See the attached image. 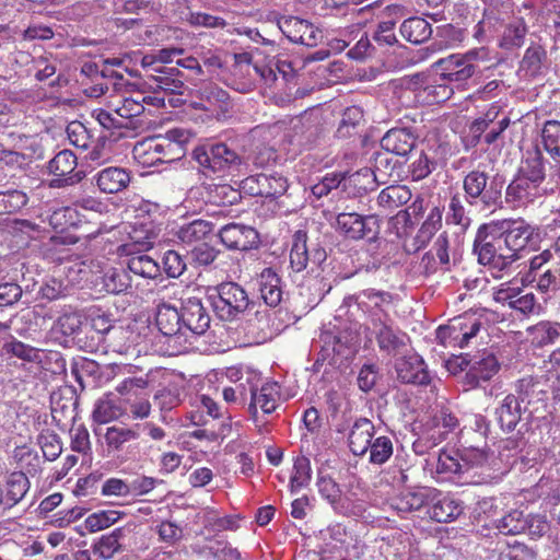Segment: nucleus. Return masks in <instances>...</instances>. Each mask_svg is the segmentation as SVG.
Here are the masks:
<instances>
[{"mask_svg": "<svg viewBox=\"0 0 560 560\" xmlns=\"http://www.w3.org/2000/svg\"><path fill=\"white\" fill-rule=\"evenodd\" d=\"M481 325V319L476 313L466 312L452 318L445 327H440L438 335L441 338H448L452 346L464 348L477 336Z\"/></svg>", "mask_w": 560, "mask_h": 560, "instance_id": "nucleus-7", "label": "nucleus"}, {"mask_svg": "<svg viewBox=\"0 0 560 560\" xmlns=\"http://www.w3.org/2000/svg\"><path fill=\"white\" fill-rule=\"evenodd\" d=\"M316 487L320 497L327 501L335 512L343 515L348 514V509L342 498V490L331 476L318 471Z\"/></svg>", "mask_w": 560, "mask_h": 560, "instance_id": "nucleus-26", "label": "nucleus"}, {"mask_svg": "<svg viewBox=\"0 0 560 560\" xmlns=\"http://www.w3.org/2000/svg\"><path fill=\"white\" fill-rule=\"evenodd\" d=\"M307 235L303 231H296L293 235V243L290 252V265L295 272H301L306 269L310 255L306 245ZM326 258V253L323 249H315L313 253L312 264L319 265Z\"/></svg>", "mask_w": 560, "mask_h": 560, "instance_id": "nucleus-17", "label": "nucleus"}, {"mask_svg": "<svg viewBox=\"0 0 560 560\" xmlns=\"http://www.w3.org/2000/svg\"><path fill=\"white\" fill-rule=\"evenodd\" d=\"M441 225L442 210L439 207H433L413 238V250L418 252L425 247Z\"/></svg>", "mask_w": 560, "mask_h": 560, "instance_id": "nucleus-32", "label": "nucleus"}, {"mask_svg": "<svg viewBox=\"0 0 560 560\" xmlns=\"http://www.w3.org/2000/svg\"><path fill=\"white\" fill-rule=\"evenodd\" d=\"M499 226L500 240L508 254H513V262L522 258V253L530 245H536L539 238V229L523 219L503 220Z\"/></svg>", "mask_w": 560, "mask_h": 560, "instance_id": "nucleus-3", "label": "nucleus"}, {"mask_svg": "<svg viewBox=\"0 0 560 560\" xmlns=\"http://www.w3.org/2000/svg\"><path fill=\"white\" fill-rule=\"evenodd\" d=\"M260 298L270 306H278L283 299L282 281L272 268H265L258 277Z\"/></svg>", "mask_w": 560, "mask_h": 560, "instance_id": "nucleus-24", "label": "nucleus"}, {"mask_svg": "<svg viewBox=\"0 0 560 560\" xmlns=\"http://www.w3.org/2000/svg\"><path fill=\"white\" fill-rule=\"evenodd\" d=\"M312 479L311 460L306 456L296 457L293 465V472L290 477V489L294 492L306 487Z\"/></svg>", "mask_w": 560, "mask_h": 560, "instance_id": "nucleus-52", "label": "nucleus"}, {"mask_svg": "<svg viewBox=\"0 0 560 560\" xmlns=\"http://www.w3.org/2000/svg\"><path fill=\"white\" fill-rule=\"evenodd\" d=\"M368 452H370V463L382 465L393 455V442L388 436H377L372 441Z\"/></svg>", "mask_w": 560, "mask_h": 560, "instance_id": "nucleus-57", "label": "nucleus"}, {"mask_svg": "<svg viewBox=\"0 0 560 560\" xmlns=\"http://www.w3.org/2000/svg\"><path fill=\"white\" fill-rule=\"evenodd\" d=\"M155 323L159 330L168 338V345L178 352L188 349V338L183 332L182 310L163 303L158 306Z\"/></svg>", "mask_w": 560, "mask_h": 560, "instance_id": "nucleus-9", "label": "nucleus"}, {"mask_svg": "<svg viewBox=\"0 0 560 560\" xmlns=\"http://www.w3.org/2000/svg\"><path fill=\"white\" fill-rule=\"evenodd\" d=\"M103 283L107 292L119 294L131 288V277L122 268H112L105 272Z\"/></svg>", "mask_w": 560, "mask_h": 560, "instance_id": "nucleus-46", "label": "nucleus"}, {"mask_svg": "<svg viewBox=\"0 0 560 560\" xmlns=\"http://www.w3.org/2000/svg\"><path fill=\"white\" fill-rule=\"evenodd\" d=\"M494 300L503 306L518 311L524 315L532 314L536 311V299L533 293L522 294L516 288H501L494 293Z\"/></svg>", "mask_w": 560, "mask_h": 560, "instance_id": "nucleus-23", "label": "nucleus"}, {"mask_svg": "<svg viewBox=\"0 0 560 560\" xmlns=\"http://www.w3.org/2000/svg\"><path fill=\"white\" fill-rule=\"evenodd\" d=\"M120 517V513L117 511H100L89 515L85 520V527L92 532H98L105 529L117 522Z\"/></svg>", "mask_w": 560, "mask_h": 560, "instance_id": "nucleus-60", "label": "nucleus"}, {"mask_svg": "<svg viewBox=\"0 0 560 560\" xmlns=\"http://www.w3.org/2000/svg\"><path fill=\"white\" fill-rule=\"evenodd\" d=\"M503 182L487 172L472 170L463 179L466 201L470 206L488 210L501 202Z\"/></svg>", "mask_w": 560, "mask_h": 560, "instance_id": "nucleus-1", "label": "nucleus"}, {"mask_svg": "<svg viewBox=\"0 0 560 560\" xmlns=\"http://www.w3.org/2000/svg\"><path fill=\"white\" fill-rule=\"evenodd\" d=\"M429 500L432 502L428 511L429 516L439 523L452 522L463 513V508L455 499L435 489L429 490Z\"/></svg>", "mask_w": 560, "mask_h": 560, "instance_id": "nucleus-20", "label": "nucleus"}, {"mask_svg": "<svg viewBox=\"0 0 560 560\" xmlns=\"http://www.w3.org/2000/svg\"><path fill=\"white\" fill-rule=\"evenodd\" d=\"M213 229L212 223L205 220H195L180 226L177 235L186 244H192L203 240Z\"/></svg>", "mask_w": 560, "mask_h": 560, "instance_id": "nucleus-49", "label": "nucleus"}, {"mask_svg": "<svg viewBox=\"0 0 560 560\" xmlns=\"http://www.w3.org/2000/svg\"><path fill=\"white\" fill-rule=\"evenodd\" d=\"M66 131L71 144L85 150L90 148L91 136L82 122L71 121Z\"/></svg>", "mask_w": 560, "mask_h": 560, "instance_id": "nucleus-63", "label": "nucleus"}, {"mask_svg": "<svg viewBox=\"0 0 560 560\" xmlns=\"http://www.w3.org/2000/svg\"><path fill=\"white\" fill-rule=\"evenodd\" d=\"M278 27L292 43L307 47L317 46L322 39V31L307 20L296 16H282L278 20Z\"/></svg>", "mask_w": 560, "mask_h": 560, "instance_id": "nucleus-11", "label": "nucleus"}, {"mask_svg": "<svg viewBox=\"0 0 560 560\" xmlns=\"http://www.w3.org/2000/svg\"><path fill=\"white\" fill-rule=\"evenodd\" d=\"M359 298L360 305L364 307L372 319V313L378 312L383 317L384 315H388L384 305H389L392 303V294L384 291H375L373 289L364 290L360 293Z\"/></svg>", "mask_w": 560, "mask_h": 560, "instance_id": "nucleus-41", "label": "nucleus"}, {"mask_svg": "<svg viewBox=\"0 0 560 560\" xmlns=\"http://www.w3.org/2000/svg\"><path fill=\"white\" fill-rule=\"evenodd\" d=\"M222 244L233 250H249L259 244L258 232L240 223H229L222 226L218 233Z\"/></svg>", "mask_w": 560, "mask_h": 560, "instance_id": "nucleus-14", "label": "nucleus"}, {"mask_svg": "<svg viewBox=\"0 0 560 560\" xmlns=\"http://www.w3.org/2000/svg\"><path fill=\"white\" fill-rule=\"evenodd\" d=\"M537 289L542 293H550L560 290V261L553 262L545 268L538 277L534 276Z\"/></svg>", "mask_w": 560, "mask_h": 560, "instance_id": "nucleus-50", "label": "nucleus"}, {"mask_svg": "<svg viewBox=\"0 0 560 560\" xmlns=\"http://www.w3.org/2000/svg\"><path fill=\"white\" fill-rule=\"evenodd\" d=\"M497 420L504 432L515 430L521 420V401L513 394L506 395L495 410Z\"/></svg>", "mask_w": 560, "mask_h": 560, "instance_id": "nucleus-28", "label": "nucleus"}, {"mask_svg": "<svg viewBox=\"0 0 560 560\" xmlns=\"http://www.w3.org/2000/svg\"><path fill=\"white\" fill-rule=\"evenodd\" d=\"M411 192L406 186L390 185L384 188L377 197L378 206L392 210L410 200Z\"/></svg>", "mask_w": 560, "mask_h": 560, "instance_id": "nucleus-39", "label": "nucleus"}, {"mask_svg": "<svg viewBox=\"0 0 560 560\" xmlns=\"http://www.w3.org/2000/svg\"><path fill=\"white\" fill-rule=\"evenodd\" d=\"M127 266L130 272L142 278L156 279L161 275L159 264L148 255L129 258Z\"/></svg>", "mask_w": 560, "mask_h": 560, "instance_id": "nucleus-48", "label": "nucleus"}, {"mask_svg": "<svg viewBox=\"0 0 560 560\" xmlns=\"http://www.w3.org/2000/svg\"><path fill=\"white\" fill-rule=\"evenodd\" d=\"M428 500L429 490L427 492L407 491L395 498L390 505L398 513L405 514L420 510L427 504Z\"/></svg>", "mask_w": 560, "mask_h": 560, "instance_id": "nucleus-42", "label": "nucleus"}, {"mask_svg": "<svg viewBox=\"0 0 560 560\" xmlns=\"http://www.w3.org/2000/svg\"><path fill=\"white\" fill-rule=\"evenodd\" d=\"M163 149L162 143L153 139H147L135 145L133 155L142 164H154L163 161Z\"/></svg>", "mask_w": 560, "mask_h": 560, "instance_id": "nucleus-47", "label": "nucleus"}, {"mask_svg": "<svg viewBox=\"0 0 560 560\" xmlns=\"http://www.w3.org/2000/svg\"><path fill=\"white\" fill-rule=\"evenodd\" d=\"M540 186L518 174L506 188V201L525 203L540 195Z\"/></svg>", "mask_w": 560, "mask_h": 560, "instance_id": "nucleus-30", "label": "nucleus"}, {"mask_svg": "<svg viewBox=\"0 0 560 560\" xmlns=\"http://www.w3.org/2000/svg\"><path fill=\"white\" fill-rule=\"evenodd\" d=\"M497 527L504 535L525 534L528 528L526 515L521 511H512L499 521Z\"/></svg>", "mask_w": 560, "mask_h": 560, "instance_id": "nucleus-54", "label": "nucleus"}, {"mask_svg": "<svg viewBox=\"0 0 560 560\" xmlns=\"http://www.w3.org/2000/svg\"><path fill=\"white\" fill-rule=\"evenodd\" d=\"M130 174L126 168L110 166L100 171L96 176V185L105 194H117L128 187Z\"/></svg>", "mask_w": 560, "mask_h": 560, "instance_id": "nucleus-25", "label": "nucleus"}, {"mask_svg": "<svg viewBox=\"0 0 560 560\" xmlns=\"http://www.w3.org/2000/svg\"><path fill=\"white\" fill-rule=\"evenodd\" d=\"M218 295L212 300L217 315L223 320H232L245 312L249 305L246 291L235 282H224L217 288Z\"/></svg>", "mask_w": 560, "mask_h": 560, "instance_id": "nucleus-4", "label": "nucleus"}, {"mask_svg": "<svg viewBox=\"0 0 560 560\" xmlns=\"http://www.w3.org/2000/svg\"><path fill=\"white\" fill-rule=\"evenodd\" d=\"M474 250L478 256V262L487 266L495 278H500L501 272L513 264V254H508L500 237L481 242L476 240Z\"/></svg>", "mask_w": 560, "mask_h": 560, "instance_id": "nucleus-10", "label": "nucleus"}, {"mask_svg": "<svg viewBox=\"0 0 560 560\" xmlns=\"http://www.w3.org/2000/svg\"><path fill=\"white\" fill-rule=\"evenodd\" d=\"M242 188L250 196L276 198L288 188L287 179L278 174H257L242 182Z\"/></svg>", "mask_w": 560, "mask_h": 560, "instance_id": "nucleus-15", "label": "nucleus"}, {"mask_svg": "<svg viewBox=\"0 0 560 560\" xmlns=\"http://www.w3.org/2000/svg\"><path fill=\"white\" fill-rule=\"evenodd\" d=\"M200 100L208 104L203 105L206 110L215 112L218 116L228 113L231 107L228 92L211 83L200 89Z\"/></svg>", "mask_w": 560, "mask_h": 560, "instance_id": "nucleus-31", "label": "nucleus"}, {"mask_svg": "<svg viewBox=\"0 0 560 560\" xmlns=\"http://www.w3.org/2000/svg\"><path fill=\"white\" fill-rule=\"evenodd\" d=\"M138 433L126 427L113 425L107 428L105 433V442L109 448L119 450L121 446L132 440L138 439Z\"/></svg>", "mask_w": 560, "mask_h": 560, "instance_id": "nucleus-56", "label": "nucleus"}, {"mask_svg": "<svg viewBox=\"0 0 560 560\" xmlns=\"http://www.w3.org/2000/svg\"><path fill=\"white\" fill-rule=\"evenodd\" d=\"M335 229L346 238L373 241L380 233L376 215H361L357 212H341L336 217Z\"/></svg>", "mask_w": 560, "mask_h": 560, "instance_id": "nucleus-5", "label": "nucleus"}, {"mask_svg": "<svg viewBox=\"0 0 560 560\" xmlns=\"http://www.w3.org/2000/svg\"><path fill=\"white\" fill-rule=\"evenodd\" d=\"M92 116L98 121V124L107 130H121L129 129L127 127V121L120 119L117 116L114 107L108 104L106 108H97L94 109Z\"/></svg>", "mask_w": 560, "mask_h": 560, "instance_id": "nucleus-58", "label": "nucleus"}, {"mask_svg": "<svg viewBox=\"0 0 560 560\" xmlns=\"http://www.w3.org/2000/svg\"><path fill=\"white\" fill-rule=\"evenodd\" d=\"M547 60V52L539 44H532L525 51L522 59V69L530 75H536L540 72L544 63Z\"/></svg>", "mask_w": 560, "mask_h": 560, "instance_id": "nucleus-51", "label": "nucleus"}, {"mask_svg": "<svg viewBox=\"0 0 560 560\" xmlns=\"http://www.w3.org/2000/svg\"><path fill=\"white\" fill-rule=\"evenodd\" d=\"M363 121V110L359 106L347 107L342 114L341 121L337 128L336 136L339 139H347L359 132Z\"/></svg>", "mask_w": 560, "mask_h": 560, "instance_id": "nucleus-36", "label": "nucleus"}, {"mask_svg": "<svg viewBox=\"0 0 560 560\" xmlns=\"http://www.w3.org/2000/svg\"><path fill=\"white\" fill-rule=\"evenodd\" d=\"M541 143L551 158H560V121L547 120L541 129Z\"/></svg>", "mask_w": 560, "mask_h": 560, "instance_id": "nucleus-45", "label": "nucleus"}, {"mask_svg": "<svg viewBox=\"0 0 560 560\" xmlns=\"http://www.w3.org/2000/svg\"><path fill=\"white\" fill-rule=\"evenodd\" d=\"M475 56V51L466 55H451L440 59L434 66L440 71L442 81H447L453 88L459 89L476 72V66L472 62Z\"/></svg>", "mask_w": 560, "mask_h": 560, "instance_id": "nucleus-6", "label": "nucleus"}, {"mask_svg": "<svg viewBox=\"0 0 560 560\" xmlns=\"http://www.w3.org/2000/svg\"><path fill=\"white\" fill-rule=\"evenodd\" d=\"M372 329L381 351L389 355H396L407 347L409 337L393 326L388 315H384L383 318L378 312H373Z\"/></svg>", "mask_w": 560, "mask_h": 560, "instance_id": "nucleus-8", "label": "nucleus"}, {"mask_svg": "<svg viewBox=\"0 0 560 560\" xmlns=\"http://www.w3.org/2000/svg\"><path fill=\"white\" fill-rule=\"evenodd\" d=\"M499 368L497 358L492 353L483 352L470 362V366L464 377V383L469 387H477L481 382H488L495 375Z\"/></svg>", "mask_w": 560, "mask_h": 560, "instance_id": "nucleus-19", "label": "nucleus"}, {"mask_svg": "<svg viewBox=\"0 0 560 560\" xmlns=\"http://www.w3.org/2000/svg\"><path fill=\"white\" fill-rule=\"evenodd\" d=\"M27 196L21 190L0 192V214L13 213L27 203Z\"/></svg>", "mask_w": 560, "mask_h": 560, "instance_id": "nucleus-61", "label": "nucleus"}, {"mask_svg": "<svg viewBox=\"0 0 560 560\" xmlns=\"http://www.w3.org/2000/svg\"><path fill=\"white\" fill-rule=\"evenodd\" d=\"M132 536L133 532L130 527L116 528L110 534L102 536L93 547V555L104 560L110 559L122 550Z\"/></svg>", "mask_w": 560, "mask_h": 560, "instance_id": "nucleus-21", "label": "nucleus"}, {"mask_svg": "<svg viewBox=\"0 0 560 560\" xmlns=\"http://www.w3.org/2000/svg\"><path fill=\"white\" fill-rule=\"evenodd\" d=\"M400 33L405 39L413 44L425 42L432 35L431 25L422 18H409L400 25Z\"/></svg>", "mask_w": 560, "mask_h": 560, "instance_id": "nucleus-34", "label": "nucleus"}, {"mask_svg": "<svg viewBox=\"0 0 560 560\" xmlns=\"http://www.w3.org/2000/svg\"><path fill=\"white\" fill-rule=\"evenodd\" d=\"M397 377L404 383L425 385L430 382L424 361L418 354H410L397 360Z\"/></svg>", "mask_w": 560, "mask_h": 560, "instance_id": "nucleus-16", "label": "nucleus"}, {"mask_svg": "<svg viewBox=\"0 0 560 560\" xmlns=\"http://www.w3.org/2000/svg\"><path fill=\"white\" fill-rule=\"evenodd\" d=\"M192 154L201 167L219 175L241 172L246 165L244 159L223 142L196 148Z\"/></svg>", "mask_w": 560, "mask_h": 560, "instance_id": "nucleus-2", "label": "nucleus"}, {"mask_svg": "<svg viewBox=\"0 0 560 560\" xmlns=\"http://www.w3.org/2000/svg\"><path fill=\"white\" fill-rule=\"evenodd\" d=\"M418 136L410 128H392L381 139V147L393 154L407 156L416 147Z\"/></svg>", "mask_w": 560, "mask_h": 560, "instance_id": "nucleus-18", "label": "nucleus"}, {"mask_svg": "<svg viewBox=\"0 0 560 560\" xmlns=\"http://www.w3.org/2000/svg\"><path fill=\"white\" fill-rule=\"evenodd\" d=\"M183 332L188 338V347L196 337L203 335L210 327V315L201 301L191 298L182 304Z\"/></svg>", "mask_w": 560, "mask_h": 560, "instance_id": "nucleus-12", "label": "nucleus"}, {"mask_svg": "<svg viewBox=\"0 0 560 560\" xmlns=\"http://www.w3.org/2000/svg\"><path fill=\"white\" fill-rule=\"evenodd\" d=\"M252 402L249 405V411L253 417L257 413V406L265 413H271L278 407L280 399V386L278 383H265L259 389H252Z\"/></svg>", "mask_w": 560, "mask_h": 560, "instance_id": "nucleus-27", "label": "nucleus"}, {"mask_svg": "<svg viewBox=\"0 0 560 560\" xmlns=\"http://www.w3.org/2000/svg\"><path fill=\"white\" fill-rule=\"evenodd\" d=\"M520 175L539 186L545 180L546 167L542 153L539 149L528 153L524 166L520 171Z\"/></svg>", "mask_w": 560, "mask_h": 560, "instance_id": "nucleus-38", "label": "nucleus"}, {"mask_svg": "<svg viewBox=\"0 0 560 560\" xmlns=\"http://www.w3.org/2000/svg\"><path fill=\"white\" fill-rule=\"evenodd\" d=\"M235 63L233 66V82L232 88L241 93H248L255 88V80L252 78H244L249 75L253 71L252 56L248 52H241L234 55Z\"/></svg>", "mask_w": 560, "mask_h": 560, "instance_id": "nucleus-29", "label": "nucleus"}, {"mask_svg": "<svg viewBox=\"0 0 560 560\" xmlns=\"http://www.w3.org/2000/svg\"><path fill=\"white\" fill-rule=\"evenodd\" d=\"M78 397L72 388H65L51 395L52 413L60 412L63 417H74V410L78 406Z\"/></svg>", "mask_w": 560, "mask_h": 560, "instance_id": "nucleus-44", "label": "nucleus"}, {"mask_svg": "<svg viewBox=\"0 0 560 560\" xmlns=\"http://www.w3.org/2000/svg\"><path fill=\"white\" fill-rule=\"evenodd\" d=\"M526 33L525 22L517 20L505 27L500 46L505 49L518 48L523 45Z\"/></svg>", "mask_w": 560, "mask_h": 560, "instance_id": "nucleus-53", "label": "nucleus"}, {"mask_svg": "<svg viewBox=\"0 0 560 560\" xmlns=\"http://www.w3.org/2000/svg\"><path fill=\"white\" fill-rule=\"evenodd\" d=\"M78 165L77 156L70 150L58 152L48 163V171L57 178L49 184L52 188H60L66 185H73L83 178V173H73Z\"/></svg>", "mask_w": 560, "mask_h": 560, "instance_id": "nucleus-13", "label": "nucleus"}, {"mask_svg": "<svg viewBox=\"0 0 560 560\" xmlns=\"http://www.w3.org/2000/svg\"><path fill=\"white\" fill-rule=\"evenodd\" d=\"M88 153L85 154V160L91 163V165L100 166L112 158V150L107 144L105 137H101L94 143L91 149H88Z\"/></svg>", "mask_w": 560, "mask_h": 560, "instance_id": "nucleus-64", "label": "nucleus"}, {"mask_svg": "<svg viewBox=\"0 0 560 560\" xmlns=\"http://www.w3.org/2000/svg\"><path fill=\"white\" fill-rule=\"evenodd\" d=\"M30 489V481L26 475L22 471L12 472L5 483L7 505L14 506L26 494Z\"/></svg>", "mask_w": 560, "mask_h": 560, "instance_id": "nucleus-37", "label": "nucleus"}, {"mask_svg": "<svg viewBox=\"0 0 560 560\" xmlns=\"http://www.w3.org/2000/svg\"><path fill=\"white\" fill-rule=\"evenodd\" d=\"M375 427L368 418H359L350 429L348 443L350 451L355 456H363L371 447L374 440Z\"/></svg>", "mask_w": 560, "mask_h": 560, "instance_id": "nucleus-22", "label": "nucleus"}, {"mask_svg": "<svg viewBox=\"0 0 560 560\" xmlns=\"http://www.w3.org/2000/svg\"><path fill=\"white\" fill-rule=\"evenodd\" d=\"M535 345L544 347L553 343L560 337V324L539 322L527 329Z\"/></svg>", "mask_w": 560, "mask_h": 560, "instance_id": "nucleus-43", "label": "nucleus"}, {"mask_svg": "<svg viewBox=\"0 0 560 560\" xmlns=\"http://www.w3.org/2000/svg\"><path fill=\"white\" fill-rule=\"evenodd\" d=\"M37 441L42 448L43 455L47 460L51 462L60 456L62 452V445L58 434L46 431L38 435Z\"/></svg>", "mask_w": 560, "mask_h": 560, "instance_id": "nucleus-59", "label": "nucleus"}, {"mask_svg": "<svg viewBox=\"0 0 560 560\" xmlns=\"http://www.w3.org/2000/svg\"><path fill=\"white\" fill-rule=\"evenodd\" d=\"M122 413L124 409L113 399L112 394H105L95 401L92 419L100 424H105L117 420Z\"/></svg>", "mask_w": 560, "mask_h": 560, "instance_id": "nucleus-33", "label": "nucleus"}, {"mask_svg": "<svg viewBox=\"0 0 560 560\" xmlns=\"http://www.w3.org/2000/svg\"><path fill=\"white\" fill-rule=\"evenodd\" d=\"M147 98L148 97L144 96L141 100L122 98L117 103L110 102L109 104L114 107L117 116H119L120 119L127 121V127L131 129L135 128L133 118L140 116L143 113V103L147 102Z\"/></svg>", "mask_w": 560, "mask_h": 560, "instance_id": "nucleus-40", "label": "nucleus"}, {"mask_svg": "<svg viewBox=\"0 0 560 560\" xmlns=\"http://www.w3.org/2000/svg\"><path fill=\"white\" fill-rule=\"evenodd\" d=\"M436 471L439 474L464 472L460 453L455 450H441L438 456Z\"/></svg>", "mask_w": 560, "mask_h": 560, "instance_id": "nucleus-55", "label": "nucleus"}, {"mask_svg": "<svg viewBox=\"0 0 560 560\" xmlns=\"http://www.w3.org/2000/svg\"><path fill=\"white\" fill-rule=\"evenodd\" d=\"M490 458V453L486 447L479 446H466L460 452V459L464 465V471L468 467H478L483 466L488 463Z\"/></svg>", "mask_w": 560, "mask_h": 560, "instance_id": "nucleus-62", "label": "nucleus"}, {"mask_svg": "<svg viewBox=\"0 0 560 560\" xmlns=\"http://www.w3.org/2000/svg\"><path fill=\"white\" fill-rule=\"evenodd\" d=\"M206 189L208 201L217 206H232L242 198L240 190L229 184H209Z\"/></svg>", "mask_w": 560, "mask_h": 560, "instance_id": "nucleus-35", "label": "nucleus"}]
</instances>
